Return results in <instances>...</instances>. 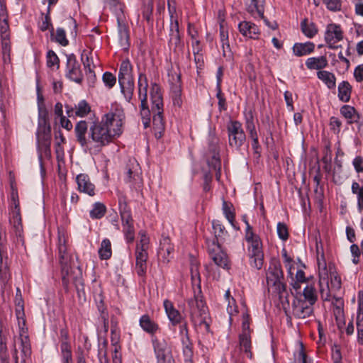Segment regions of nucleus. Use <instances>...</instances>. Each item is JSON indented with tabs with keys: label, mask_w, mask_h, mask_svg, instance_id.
I'll return each mask as SVG.
<instances>
[{
	"label": "nucleus",
	"mask_w": 363,
	"mask_h": 363,
	"mask_svg": "<svg viewBox=\"0 0 363 363\" xmlns=\"http://www.w3.org/2000/svg\"><path fill=\"white\" fill-rule=\"evenodd\" d=\"M125 119L123 111L120 108L111 110L105 114L101 121L90 123L89 138L90 147H102L108 145L114 137L123 133V124Z\"/></svg>",
	"instance_id": "f257e3e1"
},
{
	"label": "nucleus",
	"mask_w": 363,
	"mask_h": 363,
	"mask_svg": "<svg viewBox=\"0 0 363 363\" xmlns=\"http://www.w3.org/2000/svg\"><path fill=\"white\" fill-rule=\"evenodd\" d=\"M59 259L61 265L62 284L65 292H69L70 281L75 286L78 296L84 295V284L82 279V274L79 267L73 270L71 267L72 256L67 252L65 238H59L58 242Z\"/></svg>",
	"instance_id": "f03ea898"
},
{
	"label": "nucleus",
	"mask_w": 363,
	"mask_h": 363,
	"mask_svg": "<svg viewBox=\"0 0 363 363\" xmlns=\"http://www.w3.org/2000/svg\"><path fill=\"white\" fill-rule=\"evenodd\" d=\"M212 228L215 238L206 239L208 256L216 266L224 269H229L230 264L228 257L221 247V244L228 237V233L223 223L218 220L212 221Z\"/></svg>",
	"instance_id": "7ed1b4c3"
},
{
	"label": "nucleus",
	"mask_w": 363,
	"mask_h": 363,
	"mask_svg": "<svg viewBox=\"0 0 363 363\" xmlns=\"http://www.w3.org/2000/svg\"><path fill=\"white\" fill-rule=\"evenodd\" d=\"M199 290L197 295L194 294V298L188 300V305L190 308V318L196 325V330L203 335H207L211 333L210 322L208 320V307Z\"/></svg>",
	"instance_id": "20e7f679"
},
{
	"label": "nucleus",
	"mask_w": 363,
	"mask_h": 363,
	"mask_svg": "<svg viewBox=\"0 0 363 363\" xmlns=\"http://www.w3.org/2000/svg\"><path fill=\"white\" fill-rule=\"evenodd\" d=\"M152 102V124L157 138H161L165 128L164 120V104L160 86L157 83H152L150 89Z\"/></svg>",
	"instance_id": "39448f33"
},
{
	"label": "nucleus",
	"mask_w": 363,
	"mask_h": 363,
	"mask_svg": "<svg viewBox=\"0 0 363 363\" xmlns=\"http://www.w3.org/2000/svg\"><path fill=\"white\" fill-rule=\"evenodd\" d=\"M267 284L278 294L279 298H287L286 284L284 282V273L280 262L272 259L266 272Z\"/></svg>",
	"instance_id": "423d86ee"
},
{
	"label": "nucleus",
	"mask_w": 363,
	"mask_h": 363,
	"mask_svg": "<svg viewBox=\"0 0 363 363\" xmlns=\"http://www.w3.org/2000/svg\"><path fill=\"white\" fill-rule=\"evenodd\" d=\"M245 239L248 243L250 264L252 267L260 269L264 264V252L260 237L255 233H245Z\"/></svg>",
	"instance_id": "0eeeda50"
},
{
	"label": "nucleus",
	"mask_w": 363,
	"mask_h": 363,
	"mask_svg": "<svg viewBox=\"0 0 363 363\" xmlns=\"http://www.w3.org/2000/svg\"><path fill=\"white\" fill-rule=\"evenodd\" d=\"M11 200L12 209L10 212L9 222L13 228L16 235L21 238L23 225L19 207L18 194L17 188L13 182H11Z\"/></svg>",
	"instance_id": "6e6552de"
},
{
	"label": "nucleus",
	"mask_w": 363,
	"mask_h": 363,
	"mask_svg": "<svg viewBox=\"0 0 363 363\" xmlns=\"http://www.w3.org/2000/svg\"><path fill=\"white\" fill-rule=\"evenodd\" d=\"M250 315L247 313L242 314V330L238 335L239 348L240 352H244L247 357L252 359L253 354L252 352V337L253 332L250 327Z\"/></svg>",
	"instance_id": "1a4fd4ad"
},
{
	"label": "nucleus",
	"mask_w": 363,
	"mask_h": 363,
	"mask_svg": "<svg viewBox=\"0 0 363 363\" xmlns=\"http://www.w3.org/2000/svg\"><path fill=\"white\" fill-rule=\"evenodd\" d=\"M228 143L231 148L240 150L246 141V135L238 121H230L227 125Z\"/></svg>",
	"instance_id": "9d476101"
},
{
	"label": "nucleus",
	"mask_w": 363,
	"mask_h": 363,
	"mask_svg": "<svg viewBox=\"0 0 363 363\" xmlns=\"http://www.w3.org/2000/svg\"><path fill=\"white\" fill-rule=\"evenodd\" d=\"M151 342L157 359V363H175L171 347L164 339L152 337Z\"/></svg>",
	"instance_id": "9b49d317"
},
{
	"label": "nucleus",
	"mask_w": 363,
	"mask_h": 363,
	"mask_svg": "<svg viewBox=\"0 0 363 363\" xmlns=\"http://www.w3.org/2000/svg\"><path fill=\"white\" fill-rule=\"evenodd\" d=\"M179 325L180 340L185 363H193L194 345L189 335V329L186 320Z\"/></svg>",
	"instance_id": "f8f14e48"
},
{
	"label": "nucleus",
	"mask_w": 363,
	"mask_h": 363,
	"mask_svg": "<svg viewBox=\"0 0 363 363\" xmlns=\"http://www.w3.org/2000/svg\"><path fill=\"white\" fill-rule=\"evenodd\" d=\"M65 77L78 84H82L84 75L80 65L74 54L67 55Z\"/></svg>",
	"instance_id": "ddd939ff"
},
{
	"label": "nucleus",
	"mask_w": 363,
	"mask_h": 363,
	"mask_svg": "<svg viewBox=\"0 0 363 363\" xmlns=\"http://www.w3.org/2000/svg\"><path fill=\"white\" fill-rule=\"evenodd\" d=\"M168 77L173 104L181 107L182 105L181 74L175 72H171L168 74Z\"/></svg>",
	"instance_id": "4468645a"
},
{
	"label": "nucleus",
	"mask_w": 363,
	"mask_h": 363,
	"mask_svg": "<svg viewBox=\"0 0 363 363\" xmlns=\"http://www.w3.org/2000/svg\"><path fill=\"white\" fill-rule=\"evenodd\" d=\"M89 123L86 121H80L77 123L74 127V134L77 142L82 147L89 149L90 140L89 138Z\"/></svg>",
	"instance_id": "2eb2a0df"
},
{
	"label": "nucleus",
	"mask_w": 363,
	"mask_h": 363,
	"mask_svg": "<svg viewBox=\"0 0 363 363\" xmlns=\"http://www.w3.org/2000/svg\"><path fill=\"white\" fill-rule=\"evenodd\" d=\"M313 305L308 303L302 298L296 297L292 303L293 313L298 318H306L310 317L313 313Z\"/></svg>",
	"instance_id": "dca6fc26"
},
{
	"label": "nucleus",
	"mask_w": 363,
	"mask_h": 363,
	"mask_svg": "<svg viewBox=\"0 0 363 363\" xmlns=\"http://www.w3.org/2000/svg\"><path fill=\"white\" fill-rule=\"evenodd\" d=\"M163 306L169 323L172 326L175 327L179 325V324L182 323L183 320H185L184 316L174 307L171 301L165 299L163 302Z\"/></svg>",
	"instance_id": "f3484780"
},
{
	"label": "nucleus",
	"mask_w": 363,
	"mask_h": 363,
	"mask_svg": "<svg viewBox=\"0 0 363 363\" xmlns=\"http://www.w3.org/2000/svg\"><path fill=\"white\" fill-rule=\"evenodd\" d=\"M343 38L342 31L340 26L336 24H330L327 27L325 34V40L329 44V48L332 49L337 48L340 46H335L333 44L340 41Z\"/></svg>",
	"instance_id": "a211bd4d"
},
{
	"label": "nucleus",
	"mask_w": 363,
	"mask_h": 363,
	"mask_svg": "<svg viewBox=\"0 0 363 363\" xmlns=\"http://www.w3.org/2000/svg\"><path fill=\"white\" fill-rule=\"evenodd\" d=\"M220 40L223 47V56L226 58L228 61L233 60V53L230 48L228 41V28L224 21L220 23Z\"/></svg>",
	"instance_id": "6ab92c4d"
},
{
	"label": "nucleus",
	"mask_w": 363,
	"mask_h": 363,
	"mask_svg": "<svg viewBox=\"0 0 363 363\" xmlns=\"http://www.w3.org/2000/svg\"><path fill=\"white\" fill-rule=\"evenodd\" d=\"M238 30L244 37L254 40H257L259 38V28L255 23L251 21H243L240 22Z\"/></svg>",
	"instance_id": "aec40b11"
},
{
	"label": "nucleus",
	"mask_w": 363,
	"mask_h": 363,
	"mask_svg": "<svg viewBox=\"0 0 363 363\" xmlns=\"http://www.w3.org/2000/svg\"><path fill=\"white\" fill-rule=\"evenodd\" d=\"M77 189L79 191L86 194L90 196L95 195V186L91 182L90 177L86 174H79L76 177Z\"/></svg>",
	"instance_id": "412c9836"
},
{
	"label": "nucleus",
	"mask_w": 363,
	"mask_h": 363,
	"mask_svg": "<svg viewBox=\"0 0 363 363\" xmlns=\"http://www.w3.org/2000/svg\"><path fill=\"white\" fill-rule=\"evenodd\" d=\"M139 325L142 330L152 337H156L155 334L160 330L159 324L155 321L148 314H144L139 319Z\"/></svg>",
	"instance_id": "4be33fe9"
},
{
	"label": "nucleus",
	"mask_w": 363,
	"mask_h": 363,
	"mask_svg": "<svg viewBox=\"0 0 363 363\" xmlns=\"http://www.w3.org/2000/svg\"><path fill=\"white\" fill-rule=\"evenodd\" d=\"M147 251L145 250H135V271L139 277H144L147 272Z\"/></svg>",
	"instance_id": "5701e85b"
},
{
	"label": "nucleus",
	"mask_w": 363,
	"mask_h": 363,
	"mask_svg": "<svg viewBox=\"0 0 363 363\" xmlns=\"http://www.w3.org/2000/svg\"><path fill=\"white\" fill-rule=\"evenodd\" d=\"M66 111L69 117L78 116L82 118L90 113L91 107L86 101L82 100L77 105H75L74 108L66 106Z\"/></svg>",
	"instance_id": "b1692460"
},
{
	"label": "nucleus",
	"mask_w": 363,
	"mask_h": 363,
	"mask_svg": "<svg viewBox=\"0 0 363 363\" xmlns=\"http://www.w3.org/2000/svg\"><path fill=\"white\" fill-rule=\"evenodd\" d=\"M315 44L313 42L295 43L292 47L293 54L296 57H302L313 53Z\"/></svg>",
	"instance_id": "393cba45"
},
{
	"label": "nucleus",
	"mask_w": 363,
	"mask_h": 363,
	"mask_svg": "<svg viewBox=\"0 0 363 363\" xmlns=\"http://www.w3.org/2000/svg\"><path fill=\"white\" fill-rule=\"evenodd\" d=\"M264 0H248L247 11L255 18H264Z\"/></svg>",
	"instance_id": "a878e982"
},
{
	"label": "nucleus",
	"mask_w": 363,
	"mask_h": 363,
	"mask_svg": "<svg viewBox=\"0 0 363 363\" xmlns=\"http://www.w3.org/2000/svg\"><path fill=\"white\" fill-rule=\"evenodd\" d=\"M121 93L125 101L130 103L133 99L135 90L134 79L118 81Z\"/></svg>",
	"instance_id": "bb28decb"
},
{
	"label": "nucleus",
	"mask_w": 363,
	"mask_h": 363,
	"mask_svg": "<svg viewBox=\"0 0 363 363\" xmlns=\"http://www.w3.org/2000/svg\"><path fill=\"white\" fill-rule=\"evenodd\" d=\"M118 78V81L134 79L133 74V65L128 59H125L121 62Z\"/></svg>",
	"instance_id": "cd10ccee"
},
{
	"label": "nucleus",
	"mask_w": 363,
	"mask_h": 363,
	"mask_svg": "<svg viewBox=\"0 0 363 363\" xmlns=\"http://www.w3.org/2000/svg\"><path fill=\"white\" fill-rule=\"evenodd\" d=\"M138 88L140 102H147L148 82L146 74L143 72H140L138 74Z\"/></svg>",
	"instance_id": "c85d7f7f"
},
{
	"label": "nucleus",
	"mask_w": 363,
	"mask_h": 363,
	"mask_svg": "<svg viewBox=\"0 0 363 363\" xmlns=\"http://www.w3.org/2000/svg\"><path fill=\"white\" fill-rule=\"evenodd\" d=\"M340 113L347 120L348 124L357 123L360 118L359 113L357 110L350 105H344L340 108Z\"/></svg>",
	"instance_id": "c756f323"
},
{
	"label": "nucleus",
	"mask_w": 363,
	"mask_h": 363,
	"mask_svg": "<svg viewBox=\"0 0 363 363\" xmlns=\"http://www.w3.org/2000/svg\"><path fill=\"white\" fill-rule=\"evenodd\" d=\"M51 140L50 141H41L37 143V150L38 155V160L41 170H43V157L50 158L51 157V149H50Z\"/></svg>",
	"instance_id": "7c9ffc66"
},
{
	"label": "nucleus",
	"mask_w": 363,
	"mask_h": 363,
	"mask_svg": "<svg viewBox=\"0 0 363 363\" xmlns=\"http://www.w3.org/2000/svg\"><path fill=\"white\" fill-rule=\"evenodd\" d=\"M328 65V60L325 56L309 57L306 61V66L309 69H317L322 71Z\"/></svg>",
	"instance_id": "2f4dec72"
},
{
	"label": "nucleus",
	"mask_w": 363,
	"mask_h": 363,
	"mask_svg": "<svg viewBox=\"0 0 363 363\" xmlns=\"http://www.w3.org/2000/svg\"><path fill=\"white\" fill-rule=\"evenodd\" d=\"M118 209L121 220L133 218L131 209L128 204L127 197L122 194L118 195Z\"/></svg>",
	"instance_id": "473e14b6"
},
{
	"label": "nucleus",
	"mask_w": 363,
	"mask_h": 363,
	"mask_svg": "<svg viewBox=\"0 0 363 363\" xmlns=\"http://www.w3.org/2000/svg\"><path fill=\"white\" fill-rule=\"evenodd\" d=\"M174 251V247L171 243V240L169 237H163L160 240V245L158 250V254L161 255L163 259L169 261L170 255Z\"/></svg>",
	"instance_id": "72a5a7b5"
},
{
	"label": "nucleus",
	"mask_w": 363,
	"mask_h": 363,
	"mask_svg": "<svg viewBox=\"0 0 363 363\" xmlns=\"http://www.w3.org/2000/svg\"><path fill=\"white\" fill-rule=\"evenodd\" d=\"M117 22L118 27L119 43L121 46L126 50L130 45L128 29L126 26L121 22L120 17L117 18Z\"/></svg>",
	"instance_id": "f704fd0d"
},
{
	"label": "nucleus",
	"mask_w": 363,
	"mask_h": 363,
	"mask_svg": "<svg viewBox=\"0 0 363 363\" xmlns=\"http://www.w3.org/2000/svg\"><path fill=\"white\" fill-rule=\"evenodd\" d=\"M121 222L125 239L128 243H132L135 240L133 219L123 220Z\"/></svg>",
	"instance_id": "c9c22d12"
},
{
	"label": "nucleus",
	"mask_w": 363,
	"mask_h": 363,
	"mask_svg": "<svg viewBox=\"0 0 363 363\" xmlns=\"http://www.w3.org/2000/svg\"><path fill=\"white\" fill-rule=\"evenodd\" d=\"M36 139L37 143L51 140V127L50 123H38Z\"/></svg>",
	"instance_id": "e433bc0d"
},
{
	"label": "nucleus",
	"mask_w": 363,
	"mask_h": 363,
	"mask_svg": "<svg viewBox=\"0 0 363 363\" xmlns=\"http://www.w3.org/2000/svg\"><path fill=\"white\" fill-rule=\"evenodd\" d=\"M222 210L225 218L228 220L230 225L236 230L239 228L235 223V213L233 206L231 203H228L225 200L223 201Z\"/></svg>",
	"instance_id": "4c0bfd02"
},
{
	"label": "nucleus",
	"mask_w": 363,
	"mask_h": 363,
	"mask_svg": "<svg viewBox=\"0 0 363 363\" xmlns=\"http://www.w3.org/2000/svg\"><path fill=\"white\" fill-rule=\"evenodd\" d=\"M318 78L321 80L328 89H333L336 86V78L333 73L328 71H318L317 72Z\"/></svg>",
	"instance_id": "58836bf2"
},
{
	"label": "nucleus",
	"mask_w": 363,
	"mask_h": 363,
	"mask_svg": "<svg viewBox=\"0 0 363 363\" xmlns=\"http://www.w3.org/2000/svg\"><path fill=\"white\" fill-rule=\"evenodd\" d=\"M301 32L308 38H313L318 33L315 24L304 18L300 23Z\"/></svg>",
	"instance_id": "ea45409f"
},
{
	"label": "nucleus",
	"mask_w": 363,
	"mask_h": 363,
	"mask_svg": "<svg viewBox=\"0 0 363 363\" xmlns=\"http://www.w3.org/2000/svg\"><path fill=\"white\" fill-rule=\"evenodd\" d=\"M352 86L347 81H342L338 85V98L342 102H348L351 97Z\"/></svg>",
	"instance_id": "a19ab883"
},
{
	"label": "nucleus",
	"mask_w": 363,
	"mask_h": 363,
	"mask_svg": "<svg viewBox=\"0 0 363 363\" xmlns=\"http://www.w3.org/2000/svg\"><path fill=\"white\" fill-rule=\"evenodd\" d=\"M99 257L101 260H107L112 255L111 242L109 239L104 238L98 250Z\"/></svg>",
	"instance_id": "79ce46f5"
},
{
	"label": "nucleus",
	"mask_w": 363,
	"mask_h": 363,
	"mask_svg": "<svg viewBox=\"0 0 363 363\" xmlns=\"http://www.w3.org/2000/svg\"><path fill=\"white\" fill-rule=\"evenodd\" d=\"M106 213V206L101 202H96L93 204L89 211V216L91 219H101Z\"/></svg>",
	"instance_id": "37998d69"
},
{
	"label": "nucleus",
	"mask_w": 363,
	"mask_h": 363,
	"mask_svg": "<svg viewBox=\"0 0 363 363\" xmlns=\"http://www.w3.org/2000/svg\"><path fill=\"white\" fill-rule=\"evenodd\" d=\"M62 363H73L71 345L68 341H62L60 344Z\"/></svg>",
	"instance_id": "c03bdc74"
},
{
	"label": "nucleus",
	"mask_w": 363,
	"mask_h": 363,
	"mask_svg": "<svg viewBox=\"0 0 363 363\" xmlns=\"http://www.w3.org/2000/svg\"><path fill=\"white\" fill-rule=\"evenodd\" d=\"M351 191L357 196V207L359 212L363 211V186H360L357 182H353L351 186Z\"/></svg>",
	"instance_id": "a18cd8bd"
},
{
	"label": "nucleus",
	"mask_w": 363,
	"mask_h": 363,
	"mask_svg": "<svg viewBox=\"0 0 363 363\" xmlns=\"http://www.w3.org/2000/svg\"><path fill=\"white\" fill-rule=\"evenodd\" d=\"M140 116L145 128L150 127L151 122V111L147 102H140Z\"/></svg>",
	"instance_id": "49530a36"
},
{
	"label": "nucleus",
	"mask_w": 363,
	"mask_h": 363,
	"mask_svg": "<svg viewBox=\"0 0 363 363\" xmlns=\"http://www.w3.org/2000/svg\"><path fill=\"white\" fill-rule=\"evenodd\" d=\"M302 300H306L310 304L314 305L317 301V295L315 294V289L313 286L307 285L303 291L302 296L300 295Z\"/></svg>",
	"instance_id": "de8ad7c7"
},
{
	"label": "nucleus",
	"mask_w": 363,
	"mask_h": 363,
	"mask_svg": "<svg viewBox=\"0 0 363 363\" xmlns=\"http://www.w3.org/2000/svg\"><path fill=\"white\" fill-rule=\"evenodd\" d=\"M142 14L144 19L149 22L152 19L153 11V0H141Z\"/></svg>",
	"instance_id": "09e8293b"
},
{
	"label": "nucleus",
	"mask_w": 363,
	"mask_h": 363,
	"mask_svg": "<svg viewBox=\"0 0 363 363\" xmlns=\"http://www.w3.org/2000/svg\"><path fill=\"white\" fill-rule=\"evenodd\" d=\"M2 329H0V363H9L6 337L2 335Z\"/></svg>",
	"instance_id": "8fccbe9b"
},
{
	"label": "nucleus",
	"mask_w": 363,
	"mask_h": 363,
	"mask_svg": "<svg viewBox=\"0 0 363 363\" xmlns=\"http://www.w3.org/2000/svg\"><path fill=\"white\" fill-rule=\"evenodd\" d=\"M39 28L41 31L50 30L51 37L54 35V28L51 22L50 10L48 8L47 13L42 18L41 23L39 24Z\"/></svg>",
	"instance_id": "3c124183"
},
{
	"label": "nucleus",
	"mask_w": 363,
	"mask_h": 363,
	"mask_svg": "<svg viewBox=\"0 0 363 363\" xmlns=\"http://www.w3.org/2000/svg\"><path fill=\"white\" fill-rule=\"evenodd\" d=\"M21 333H20L21 353L25 356H30L31 354V348L30 340L28 335H23V328H21Z\"/></svg>",
	"instance_id": "603ef678"
},
{
	"label": "nucleus",
	"mask_w": 363,
	"mask_h": 363,
	"mask_svg": "<svg viewBox=\"0 0 363 363\" xmlns=\"http://www.w3.org/2000/svg\"><path fill=\"white\" fill-rule=\"evenodd\" d=\"M140 241L136 244L135 250H145L147 251L150 238L144 230L139 232Z\"/></svg>",
	"instance_id": "864d4df0"
},
{
	"label": "nucleus",
	"mask_w": 363,
	"mask_h": 363,
	"mask_svg": "<svg viewBox=\"0 0 363 363\" xmlns=\"http://www.w3.org/2000/svg\"><path fill=\"white\" fill-rule=\"evenodd\" d=\"M15 304L16 306V315L17 318H20V315L22 313V315H24L23 313V299L21 295V291L19 288L16 289V294L15 297Z\"/></svg>",
	"instance_id": "5fc2aeb1"
},
{
	"label": "nucleus",
	"mask_w": 363,
	"mask_h": 363,
	"mask_svg": "<svg viewBox=\"0 0 363 363\" xmlns=\"http://www.w3.org/2000/svg\"><path fill=\"white\" fill-rule=\"evenodd\" d=\"M105 7L108 8L111 11L114 12L118 17L119 13H122L121 4L118 0H104Z\"/></svg>",
	"instance_id": "6e6d98bb"
},
{
	"label": "nucleus",
	"mask_w": 363,
	"mask_h": 363,
	"mask_svg": "<svg viewBox=\"0 0 363 363\" xmlns=\"http://www.w3.org/2000/svg\"><path fill=\"white\" fill-rule=\"evenodd\" d=\"M38 123H49L48 120V111L46 108V106L45 104H42V103H39V106L38 108Z\"/></svg>",
	"instance_id": "4d7b16f0"
},
{
	"label": "nucleus",
	"mask_w": 363,
	"mask_h": 363,
	"mask_svg": "<svg viewBox=\"0 0 363 363\" xmlns=\"http://www.w3.org/2000/svg\"><path fill=\"white\" fill-rule=\"evenodd\" d=\"M207 164L211 169L221 171V161L220 155H211L207 160Z\"/></svg>",
	"instance_id": "13d9d810"
},
{
	"label": "nucleus",
	"mask_w": 363,
	"mask_h": 363,
	"mask_svg": "<svg viewBox=\"0 0 363 363\" xmlns=\"http://www.w3.org/2000/svg\"><path fill=\"white\" fill-rule=\"evenodd\" d=\"M55 40L62 46H67L69 44V40L66 37L65 30L62 28H57L55 36Z\"/></svg>",
	"instance_id": "bf43d9fd"
},
{
	"label": "nucleus",
	"mask_w": 363,
	"mask_h": 363,
	"mask_svg": "<svg viewBox=\"0 0 363 363\" xmlns=\"http://www.w3.org/2000/svg\"><path fill=\"white\" fill-rule=\"evenodd\" d=\"M216 98L218 100V106L220 112L225 111L227 109L226 99L224 94L222 92L221 86L216 87Z\"/></svg>",
	"instance_id": "052dcab7"
},
{
	"label": "nucleus",
	"mask_w": 363,
	"mask_h": 363,
	"mask_svg": "<svg viewBox=\"0 0 363 363\" xmlns=\"http://www.w3.org/2000/svg\"><path fill=\"white\" fill-rule=\"evenodd\" d=\"M318 267L319 270V276L320 279H328V272L326 262L324 258V254L322 252L321 259L318 257Z\"/></svg>",
	"instance_id": "680f3d73"
},
{
	"label": "nucleus",
	"mask_w": 363,
	"mask_h": 363,
	"mask_svg": "<svg viewBox=\"0 0 363 363\" xmlns=\"http://www.w3.org/2000/svg\"><path fill=\"white\" fill-rule=\"evenodd\" d=\"M278 237L283 241L288 240L289 234L286 225L284 223L279 222L277 226Z\"/></svg>",
	"instance_id": "e2e57ef3"
},
{
	"label": "nucleus",
	"mask_w": 363,
	"mask_h": 363,
	"mask_svg": "<svg viewBox=\"0 0 363 363\" xmlns=\"http://www.w3.org/2000/svg\"><path fill=\"white\" fill-rule=\"evenodd\" d=\"M294 358L296 363H312L304 352L303 344H301L299 350L294 354Z\"/></svg>",
	"instance_id": "0e129e2a"
},
{
	"label": "nucleus",
	"mask_w": 363,
	"mask_h": 363,
	"mask_svg": "<svg viewBox=\"0 0 363 363\" xmlns=\"http://www.w3.org/2000/svg\"><path fill=\"white\" fill-rule=\"evenodd\" d=\"M46 58L48 67H51L57 65L59 67L60 59L53 50H50L48 51Z\"/></svg>",
	"instance_id": "69168bd1"
},
{
	"label": "nucleus",
	"mask_w": 363,
	"mask_h": 363,
	"mask_svg": "<svg viewBox=\"0 0 363 363\" xmlns=\"http://www.w3.org/2000/svg\"><path fill=\"white\" fill-rule=\"evenodd\" d=\"M208 152L213 155H220L218 140L215 137H211L208 140Z\"/></svg>",
	"instance_id": "338daca9"
},
{
	"label": "nucleus",
	"mask_w": 363,
	"mask_h": 363,
	"mask_svg": "<svg viewBox=\"0 0 363 363\" xmlns=\"http://www.w3.org/2000/svg\"><path fill=\"white\" fill-rule=\"evenodd\" d=\"M102 80L104 84L108 88L111 89L116 83V77L109 72H106L102 76Z\"/></svg>",
	"instance_id": "774afa93"
}]
</instances>
